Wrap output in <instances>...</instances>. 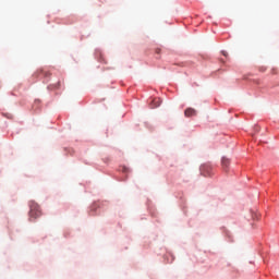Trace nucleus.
I'll list each match as a JSON object with an SVG mask.
<instances>
[{
    "label": "nucleus",
    "mask_w": 279,
    "mask_h": 279,
    "mask_svg": "<svg viewBox=\"0 0 279 279\" xmlns=\"http://www.w3.org/2000/svg\"><path fill=\"white\" fill-rule=\"evenodd\" d=\"M185 117H195V114H197V111H195V109L193 108H187L184 111Z\"/></svg>",
    "instance_id": "7ed1b4c3"
},
{
    "label": "nucleus",
    "mask_w": 279,
    "mask_h": 279,
    "mask_svg": "<svg viewBox=\"0 0 279 279\" xmlns=\"http://www.w3.org/2000/svg\"><path fill=\"white\" fill-rule=\"evenodd\" d=\"M252 217H253V219H255V220H256V219H259V217H260V216H259L258 214H256V213H255V214H253V215H252Z\"/></svg>",
    "instance_id": "0eeeda50"
},
{
    "label": "nucleus",
    "mask_w": 279,
    "mask_h": 279,
    "mask_svg": "<svg viewBox=\"0 0 279 279\" xmlns=\"http://www.w3.org/2000/svg\"><path fill=\"white\" fill-rule=\"evenodd\" d=\"M49 90H53L54 88H60V82L57 85L48 86Z\"/></svg>",
    "instance_id": "423d86ee"
},
{
    "label": "nucleus",
    "mask_w": 279,
    "mask_h": 279,
    "mask_svg": "<svg viewBox=\"0 0 279 279\" xmlns=\"http://www.w3.org/2000/svg\"><path fill=\"white\" fill-rule=\"evenodd\" d=\"M29 217L31 219H38V217H40L43 215V211L40 210V206L37 205L36 202L32 201L29 203Z\"/></svg>",
    "instance_id": "f257e3e1"
},
{
    "label": "nucleus",
    "mask_w": 279,
    "mask_h": 279,
    "mask_svg": "<svg viewBox=\"0 0 279 279\" xmlns=\"http://www.w3.org/2000/svg\"><path fill=\"white\" fill-rule=\"evenodd\" d=\"M201 173H203L204 175H210V167L206 165L202 166Z\"/></svg>",
    "instance_id": "20e7f679"
},
{
    "label": "nucleus",
    "mask_w": 279,
    "mask_h": 279,
    "mask_svg": "<svg viewBox=\"0 0 279 279\" xmlns=\"http://www.w3.org/2000/svg\"><path fill=\"white\" fill-rule=\"evenodd\" d=\"M222 56H228V53L226 51H222Z\"/></svg>",
    "instance_id": "6e6552de"
},
{
    "label": "nucleus",
    "mask_w": 279,
    "mask_h": 279,
    "mask_svg": "<svg viewBox=\"0 0 279 279\" xmlns=\"http://www.w3.org/2000/svg\"><path fill=\"white\" fill-rule=\"evenodd\" d=\"M228 167H230V159L223 157V158H222V169H223L225 171H228Z\"/></svg>",
    "instance_id": "39448f33"
},
{
    "label": "nucleus",
    "mask_w": 279,
    "mask_h": 279,
    "mask_svg": "<svg viewBox=\"0 0 279 279\" xmlns=\"http://www.w3.org/2000/svg\"><path fill=\"white\" fill-rule=\"evenodd\" d=\"M162 104V100L160 98H154L150 102V108H158Z\"/></svg>",
    "instance_id": "f03ea898"
}]
</instances>
